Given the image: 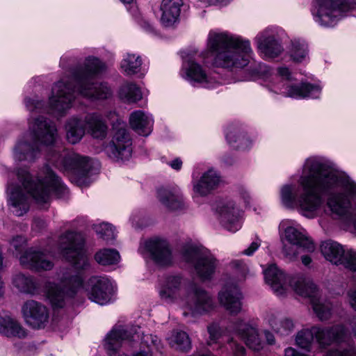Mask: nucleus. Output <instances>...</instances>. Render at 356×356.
I'll use <instances>...</instances> for the list:
<instances>
[{
  "instance_id": "nucleus-1",
  "label": "nucleus",
  "mask_w": 356,
  "mask_h": 356,
  "mask_svg": "<svg viewBox=\"0 0 356 356\" xmlns=\"http://www.w3.org/2000/svg\"><path fill=\"white\" fill-rule=\"evenodd\" d=\"M29 124L31 133L24 136L16 145L15 159L32 162L40 154V144L50 146L47 160L60 171L74 176L78 184H86L92 166L89 158L70 152L63 146H54L58 131L50 120L40 116L30 120Z\"/></svg>"
},
{
  "instance_id": "nucleus-2",
  "label": "nucleus",
  "mask_w": 356,
  "mask_h": 356,
  "mask_svg": "<svg viewBox=\"0 0 356 356\" xmlns=\"http://www.w3.org/2000/svg\"><path fill=\"white\" fill-rule=\"evenodd\" d=\"M299 184L302 189L300 195L293 186L282 188V202L285 207H298L302 215L314 218L323 204L321 195L343 186L344 180L325 164L310 159L305 162Z\"/></svg>"
},
{
  "instance_id": "nucleus-3",
  "label": "nucleus",
  "mask_w": 356,
  "mask_h": 356,
  "mask_svg": "<svg viewBox=\"0 0 356 356\" xmlns=\"http://www.w3.org/2000/svg\"><path fill=\"white\" fill-rule=\"evenodd\" d=\"M104 70L105 65L98 58H86L83 67L71 70V77H65L54 84L49 101L51 109L58 113L69 109L76 92L87 98H108L112 90L108 84L94 81V76Z\"/></svg>"
},
{
  "instance_id": "nucleus-4",
  "label": "nucleus",
  "mask_w": 356,
  "mask_h": 356,
  "mask_svg": "<svg viewBox=\"0 0 356 356\" xmlns=\"http://www.w3.org/2000/svg\"><path fill=\"white\" fill-rule=\"evenodd\" d=\"M266 282L269 284L277 296H283L289 285L294 291L303 297H308L312 305L314 312L321 321L330 319L332 316V305L327 300H323L318 297L316 285L309 278L296 276L288 279L284 272L275 265H270L264 271Z\"/></svg>"
},
{
  "instance_id": "nucleus-5",
  "label": "nucleus",
  "mask_w": 356,
  "mask_h": 356,
  "mask_svg": "<svg viewBox=\"0 0 356 356\" xmlns=\"http://www.w3.org/2000/svg\"><path fill=\"white\" fill-rule=\"evenodd\" d=\"M207 47L211 52L215 53L213 63L215 66L231 70L248 65L252 53L248 40L227 32L211 31Z\"/></svg>"
},
{
  "instance_id": "nucleus-6",
  "label": "nucleus",
  "mask_w": 356,
  "mask_h": 356,
  "mask_svg": "<svg viewBox=\"0 0 356 356\" xmlns=\"http://www.w3.org/2000/svg\"><path fill=\"white\" fill-rule=\"evenodd\" d=\"M314 337L321 346L336 344V347L330 349L325 356L355 355L356 350L350 332L343 325L327 327L314 326L311 329H303L296 335V344L298 347L309 351Z\"/></svg>"
},
{
  "instance_id": "nucleus-7",
  "label": "nucleus",
  "mask_w": 356,
  "mask_h": 356,
  "mask_svg": "<svg viewBox=\"0 0 356 356\" xmlns=\"http://www.w3.org/2000/svg\"><path fill=\"white\" fill-rule=\"evenodd\" d=\"M17 177L24 189L38 204H47L52 194L61 197L67 193L66 187L47 165L39 172L35 181L25 170H19Z\"/></svg>"
},
{
  "instance_id": "nucleus-8",
  "label": "nucleus",
  "mask_w": 356,
  "mask_h": 356,
  "mask_svg": "<svg viewBox=\"0 0 356 356\" xmlns=\"http://www.w3.org/2000/svg\"><path fill=\"white\" fill-rule=\"evenodd\" d=\"M110 115L113 120V136L106 147V154L116 161L129 160L132 154V141L126 124L118 118L115 113Z\"/></svg>"
},
{
  "instance_id": "nucleus-9",
  "label": "nucleus",
  "mask_w": 356,
  "mask_h": 356,
  "mask_svg": "<svg viewBox=\"0 0 356 356\" xmlns=\"http://www.w3.org/2000/svg\"><path fill=\"white\" fill-rule=\"evenodd\" d=\"M83 246L84 238L80 233L67 232L60 238V252L77 269H85L89 265Z\"/></svg>"
},
{
  "instance_id": "nucleus-10",
  "label": "nucleus",
  "mask_w": 356,
  "mask_h": 356,
  "mask_svg": "<svg viewBox=\"0 0 356 356\" xmlns=\"http://www.w3.org/2000/svg\"><path fill=\"white\" fill-rule=\"evenodd\" d=\"M83 280L79 275H72L66 272L63 275L60 284L47 282L45 286L48 299L54 308H62L65 305V299L72 297L76 289L81 286Z\"/></svg>"
},
{
  "instance_id": "nucleus-11",
  "label": "nucleus",
  "mask_w": 356,
  "mask_h": 356,
  "mask_svg": "<svg viewBox=\"0 0 356 356\" xmlns=\"http://www.w3.org/2000/svg\"><path fill=\"white\" fill-rule=\"evenodd\" d=\"M184 260L191 264L197 276L202 281L210 280L217 267V261L207 250L188 247L183 252Z\"/></svg>"
},
{
  "instance_id": "nucleus-12",
  "label": "nucleus",
  "mask_w": 356,
  "mask_h": 356,
  "mask_svg": "<svg viewBox=\"0 0 356 356\" xmlns=\"http://www.w3.org/2000/svg\"><path fill=\"white\" fill-rule=\"evenodd\" d=\"M140 329V327L138 326H131L130 327L122 325L115 326L105 339L104 346L108 356H128L120 353L119 348L125 340L135 341L136 338L139 339ZM132 356H147V354L145 351H140L134 353Z\"/></svg>"
},
{
  "instance_id": "nucleus-13",
  "label": "nucleus",
  "mask_w": 356,
  "mask_h": 356,
  "mask_svg": "<svg viewBox=\"0 0 356 356\" xmlns=\"http://www.w3.org/2000/svg\"><path fill=\"white\" fill-rule=\"evenodd\" d=\"M183 302L185 308L193 316L204 314L216 307L213 296L203 288L194 284L187 289Z\"/></svg>"
},
{
  "instance_id": "nucleus-14",
  "label": "nucleus",
  "mask_w": 356,
  "mask_h": 356,
  "mask_svg": "<svg viewBox=\"0 0 356 356\" xmlns=\"http://www.w3.org/2000/svg\"><path fill=\"white\" fill-rule=\"evenodd\" d=\"M349 5L344 0H316L312 13L315 21L325 26H333L337 17L348 10Z\"/></svg>"
},
{
  "instance_id": "nucleus-15",
  "label": "nucleus",
  "mask_w": 356,
  "mask_h": 356,
  "mask_svg": "<svg viewBox=\"0 0 356 356\" xmlns=\"http://www.w3.org/2000/svg\"><path fill=\"white\" fill-rule=\"evenodd\" d=\"M86 291L90 300L103 305L111 301L113 288L107 277L93 276L87 282Z\"/></svg>"
},
{
  "instance_id": "nucleus-16",
  "label": "nucleus",
  "mask_w": 356,
  "mask_h": 356,
  "mask_svg": "<svg viewBox=\"0 0 356 356\" xmlns=\"http://www.w3.org/2000/svg\"><path fill=\"white\" fill-rule=\"evenodd\" d=\"M22 312L26 323L33 328H42L48 323V309L42 303L33 300L24 302Z\"/></svg>"
},
{
  "instance_id": "nucleus-17",
  "label": "nucleus",
  "mask_w": 356,
  "mask_h": 356,
  "mask_svg": "<svg viewBox=\"0 0 356 356\" xmlns=\"http://www.w3.org/2000/svg\"><path fill=\"white\" fill-rule=\"evenodd\" d=\"M243 295L239 288L234 284H227L218 293L220 304L232 314H237L241 310Z\"/></svg>"
},
{
  "instance_id": "nucleus-18",
  "label": "nucleus",
  "mask_w": 356,
  "mask_h": 356,
  "mask_svg": "<svg viewBox=\"0 0 356 356\" xmlns=\"http://www.w3.org/2000/svg\"><path fill=\"white\" fill-rule=\"evenodd\" d=\"M21 265L33 270H51L54 264L44 252L34 248L26 250L19 257Z\"/></svg>"
},
{
  "instance_id": "nucleus-19",
  "label": "nucleus",
  "mask_w": 356,
  "mask_h": 356,
  "mask_svg": "<svg viewBox=\"0 0 356 356\" xmlns=\"http://www.w3.org/2000/svg\"><path fill=\"white\" fill-rule=\"evenodd\" d=\"M146 248L157 264L168 266L171 264V250L166 241L159 238L149 240L146 243Z\"/></svg>"
},
{
  "instance_id": "nucleus-20",
  "label": "nucleus",
  "mask_w": 356,
  "mask_h": 356,
  "mask_svg": "<svg viewBox=\"0 0 356 356\" xmlns=\"http://www.w3.org/2000/svg\"><path fill=\"white\" fill-rule=\"evenodd\" d=\"M219 213L221 222L227 229L235 232L241 228V211L232 201L223 203L219 208Z\"/></svg>"
},
{
  "instance_id": "nucleus-21",
  "label": "nucleus",
  "mask_w": 356,
  "mask_h": 356,
  "mask_svg": "<svg viewBox=\"0 0 356 356\" xmlns=\"http://www.w3.org/2000/svg\"><path fill=\"white\" fill-rule=\"evenodd\" d=\"M236 330L239 337L244 341L250 349L254 351H259L262 349V343L256 328L243 321H239L236 325Z\"/></svg>"
},
{
  "instance_id": "nucleus-22",
  "label": "nucleus",
  "mask_w": 356,
  "mask_h": 356,
  "mask_svg": "<svg viewBox=\"0 0 356 356\" xmlns=\"http://www.w3.org/2000/svg\"><path fill=\"white\" fill-rule=\"evenodd\" d=\"M183 286V278L180 275H172L165 279V282L159 292L161 298L165 302H173L180 297V290Z\"/></svg>"
},
{
  "instance_id": "nucleus-23",
  "label": "nucleus",
  "mask_w": 356,
  "mask_h": 356,
  "mask_svg": "<svg viewBox=\"0 0 356 356\" xmlns=\"http://www.w3.org/2000/svg\"><path fill=\"white\" fill-rule=\"evenodd\" d=\"M182 0H163L161 5L162 15L161 22L164 26H173L177 21L180 15Z\"/></svg>"
},
{
  "instance_id": "nucleus-24",
  "label": "nucleus",
  "mask_w": 356,
  "mask_h": 356,
  "mask_svg": "<svg viewBox=\"0 0 356 356\" xmlns=\"http://www.w3.org/2000/svg\"><path fill=\"white\" fill-rule=\"evenodd\" d=\"M157 194L160 202L169 209H181L184 206L183 195L177 188H161Z\"/></svg>"
},
{
  "instance_id": "nucleus-25",
  "label": "nucleus",
  "mask_w": 356,
  "mask_h": 356,
  "mask_svg": "<svg viewBox=\"0 0 356 356\" xmlns=\"http://www.w3.org/2000/svg\"><path fill=\"white\" fill-rule=\"evenodd\" d=\"M7 191L13 208V212L17 216H23L29 209L27 197L19 187L13 186L10 184L8 185Z\"/></svg>"
},
{
  "instance_id": "nucleus-26",
  "label": "nucleus",
  "mask_w": 356,
  "mask_h": 356,
  "mask_svg": "<svg viewBox=\"0 0 356 356\" xmlns=\"http://www.w3.org/2000/svg\"><path fill=\"white\" fill-rule=\"evenodd\" d=\"M129 124L132 129L141 136H147L152 131V120L141 111L131 114Z\"/></svg>"
},
{
  "instance_id": "nucleus-27",
  "label": "nucleus",
  "mask_w": 356,
  "mask_h": 356,
  "mask_svg": "<svg viewBox=\"0 0 356 356\" xmlns=\"http://www.w3.org/2000/svg\"><path fill=\"white\" fill-rule=\"evenodd\" d=\"M220 181L219 175L213 170H209L204 172L200 179L194 184V191L202 196L207 195L211 191L217 188Z\"/></svg>"
},
{
  "instance_id": "nucleus-28",
  "label": "nucleus",
  "mask_w": 356,
  "mask_h": 356,
  "mask_svg": "<svg viewBox=\"0 0 356 356\" xmlns=\"http://www.w3.org/2000/svg\"><path fill=\"white\" fill-rule=\"evenodd\" d=\"M327 206L332 213L347 219L350 218V201L346 194L331 195L327 200Z\"/></svg>"
},
{
  "instance_id": "nucleus-29",
  "label": "nucleus",
  "mask_w": 356,
  "mask_h": 356,
  "mask_svg": "<svg viewBox=\"0 0 356 356\" xmlns=\"http://www.w3.org/2000/svg\"><path fill=\"white\" fill-rule=\"evenodd\" d=\"M86 128L95 138L104 139L107 134V126L102 116L97 113H90L85 117Z\"/></svg>"
},
{
  "instance_id": "nucleus-30",
  "label": "nucleus",
  "mask_w": 356,
  "mask_h": 356,
  "mask_svg": "<svg viewBox=\"0 0 356 356\" xmlns=\"http://www.w3.org/2000/svg\"><path fill=\"white\" fill-rule=\"evenodd\" d=\"M321 92L319 86L310 83L290 85L286 87V96L293 98H318Z\"/></svg>"
},
{
  "instance_id": "nucleus-31",
  "label": "nucleus",
  "mask_w": 356,
  "mask_h": 356,
  "mask_svg": "<svg viewBox=\"0 0 356 356\" xmlns=\"http://www.w3.org/2000/svg\"><path fill=\"white\" fill-rule=\"evenodd\" d=\"M286 239L293 245L302 248L308 252H313L315 245L313 241L305 234L293 227H288L285 229Z\"/></svg>"
},
{
  "instance_id": "nucleus-32",
  "label": "nucleus",
  "mask_w": 356,
  "mask_h": 356,
  "mask_svg": "<svg viewBox=\"0 0 356 356\" xmlns=\"http://www.w3.org/2000/svg\"><path fill=\"white\" fill-rule=\"evenodd\" d=\"M0 334L7 337L24 338L26 332L14 318L9 316L0 318Z\"/></svg>"
},
{
  "instance_id": "nucleus-33",
  "label": "nucleus",
  "mask_w": 356,
  "mask_h": 356,
  "mask_svg": "<svg viewBox=\"0 0 356 356\" xmlns=\"http://www.w3.org/2000/svg\"><path fill=\"white\" fill-rule=\"evenodd\" d=\"M65 129L67 141L72 144L79 143L86 132L85 119H70L65 125Z\"/></svg>"
},
{
  "instance_id": "nucleus-34",
  "label": "nucleus",
  "mask_w": 356,
  "mask_h": 356,
  "mask_svg": "<svg viewBox=\"0 0 356 356\" xmlns=\"http://www.w3.org/2000/svg\"><path fill=\"white\" fill-rule=\"evenodd\" d=\"M226 139L229 145L236 149H246L251 144L245 132L236 125H230L227 128Z\"/></svg>"
},
{
  "instance_id": "nucleus-35",
  "label": "nucleus",
  "mask_w": 356,
  "mask_h": 356,
  "mask_svg": "<svg viewBox=\"0 0 356 356\" xmlns=\"http://www.w3.org/2000/svg\"><path fill=\"white\" fill-rule=\"evenodd\" d=\"M257 45L264 56L269 58L278 56L282 51L280 44L273 36H259L257 38Z\"/></svg>"
},
{
  "instance_id": "nucleus-36",
  "label": "nucleus",
  "mask_w": 356,
  "mask_h": 356,
  "mask_svg": "<svg viewBox=\"0 0 356 356\" xmlns=\"http://www.w3.org/2000/svg\"><path fill=\"white\" fill-rule=\"evenodd\" d=\"M321 251L327 261L336 265L340 264L345 252L340 244L332 241L323 242L321 245Z\"/></svg>"
},
{
  "instance_id": "nucleus-37",
  "label": "nucleus",
  "mask_w": 356,
  "mask_h": 356,
  "mask_svg": "<svg viewBox=\"0 0 356 356\" xmlns=\"http://www.w3.org/2000/svg\"><path fill=\"white\" fill-rule=\"evenodd\" d=\"M187 62L188 67L186 70V75L188 79L192 81L202 84L204 87H210L209 77L202 67L191 58H188Z\"/></svg>"
},
{
  "instance_id": "nucleus-38",
  "label": "nucleus",
  "mask_w": 356,
  "mask_h": 356,
  "mask_svg": "<svg viewBox=\"0 0 356 356\" xmlns=\"http://www.w3.org/2000/svg\"><path fill=\"white\" fill-rule=\"evenodd\" d=\"M268 323L275 332L282 336L289 335L294 330V323L289 318L278 319L276 316L272 314L268 318Z\"/></svg>"
},
{
  "instance_id": "nucleus-39",
  "label": "nucleus",
  "mask_w": 356,
  "mask_h": 356,
  "mask_svg": "<svg viewBox=\"0 0 356 356\" xmlns=\"http://www.w3.org/2000/svg\"><path fill=\"white\" fill-rule=\"evenodd\" d=\"M13 284L20 292L33 293L36 289V283L30 275L19 273L15 275Z\"/></svg>"
},
{
  "instance_id": "nucleus-40",
  "label": "nucleus",
  "mask_w": 356,
  "mask_h": 356,
  "mask_svg": "<svg viewBox=\"0 0 356 356\" xmlns=\"http://www.w3.org/2000/svg\"><path fill=\"white\" fill-rule=\"evenodd\" d=\"M120 97L124 102L134 103L142 99V92L136 85L127 83L122 86L119 92Z\"/></svg>"
},
{
  "instance_id": "nucleus-41",
  "label": "nucleus",
  "mask_w": 356,
  "mask_h": 356,
  "mask_svg": "<svg viewBox=\"0 0 356 356\" xmlns=\"http://www.w3.org/2000/svg\"><path fill=\"white\" fill-rule=\"evenodd\" d=\"M120 259L119 252L114 249H103L98 251L95 255V261L103 266L115 264Z\"/></svg>"
},
{
  "instance_id": "nucleus-42",
  "label": "nucleus",
  "mask_w": 356,
  "mask_h": 356,
  "mask_svg": "<svg viewBox=\"0 0 356 356\" xmlns=\"http://www.w3.org/2000/svg\"><path fill=\"white\" fill-rule=\"evenodd\" d=\"M142 65V60L139 56L128 54L121 62V68L128 75L137 73Z\"/></svg>"
},
{
  "instance_id": "nucleus-43",
  "label": "nucleus",
  "mask_w": 356,
  "mask_h": 356,
  "mask_svg": "<svg viewBox=\"0 0 356 356\" xmlns=\"http://www.w3.org/2000/svg\"><path fill=\"white\" fill-rule=\"evenodd\" d=\"M173 339L176 348L182 351H188L191 348L190 338L186 332L178 331L173 335Z\"/></svg>"
},
{
  "instance_id": "nucleus-44",
  "label": "nucleus",
  "mask_w": 356,
  "mask_h": 356,
  "mask_svg": "<svg viewBox=\"0 0 356 356\" xmlns=\"http://www.w3.org/2000/svg\"><path fill=\"white\" fill-rule=\"evenodd\" d=\"M94 229L97 235L106 241H112L115 238V229L109 223L102 222L95 225Z\"/></svg>"
},
{
  "instance_id": "nucleus-45",
  "label": "nucleus",
  "mask_w": 356,
  "mask_h": 356,
  "mask_svg": "<svg viewBox=\"0 0 356 356\" xmlns=\"http://www.w3.org/2000/svg\"><path fill=\"white\" fill-rule=\"evenodd\" d=\"M307 47L306 44L300 42L292 43L291 57L296 62H300L306 56Z\"/></svg>"
},
{
  "instance_id": "nucleus-46",
  "label": "nucleus",
  "mask_w": 356,
  "mask_h": 356,
  "mask_svg": "<svg viewBox=\"0 0 356 356\" xmlns=\"http://www.w3.org/2000/svg\"><path fill=\"white\" fill-rule=\"evenodd\" d=\"M340 264L350 270L356 271V252L349 250L344 252Z\"/></svg>"
},
{
  "instance_id": "nucleus-47",
  "label": "nucleus",
  "mask_w": 356,
  "mask_h": 356,
  "mask_svg": "<svg viewBox=\"0 0 356 356\" xmlns=\"http://www.w3.org/2000/svg\"><path fill=\"white\" fill-rule=\"evenodd\" d=\"M10 245L17 253H21L26 245V239L21 235L13 237Z\"/></svg>"
},
{
  "instance_id": "nucleus-48",
  "label": "nucleus",
  "mask_w": 356,
  "mask_h": 356,
  "mask_svg": "<svg viewBox=\"0 0 356 356\" xmlns=\"http://www.w3.org/2000/svg\"><path fill=\"white\" fill-rule=\"evenodd\" d=\"M25 104L26 108L31 111H40L43 108V103L40 101L26 98L25 99Z\"/></svg>"
},
{
  "instance_id": "nucleus-49",
  "label": "nucleus",
  "mask_w": 356,
  "mask_h": 356,
  "mask_svg": "<svg viewBox=\"0 0 356 356\" xmlns=\"http://www.w3.org/2000/svg\"><path fill=\"white\" fill-rule=\"evenodd\" d=\"M296 248L293 245H284L283 246L282 252L284 255L290 260H293L296 258L298 255V252L296 251Z\"/></svg>"
},
{
  "instance_id": "nucleus-50",
  "label": "nucleus",
  "mask_w": 356,
  "mask_h": 356,
  "mask_svg": "<svg viewBox=\"0 0 356 356\" xmlns=\"http://www.w3.org/2000/svg\"><path fill=\"white\" fill-rule=\"evenodd\" d=\"M209 339L211 342H216L220 337L219 328L216 325H211L208 327Z\"/></svg>"
},
{
  "instance_id": "nucleus-51",
  "label": "nucleus",
  "mask_w": 356,
  "mask_h": 356,
  "mask_svg": "<svg viewBox=\"0 0 356 356\" xmlns=\"http://www.w3.org/2000/svg\"><path fill=\"white\" fill-rule=\"evenodd\" d=\"M232 264L242 277H244L248 273V268L243 262L241 261H234Z\"/></svg>"
},
{
  "instance_id": "nucleus-52",
  "label": "nucleus",
  "mask_w": 356,
  "mask_h": 356,
  "mask_svg": "<svg viewBox=\"0 0 356 356\" xmlns=\"http://www.w3.org/2000/svg\"><path fill=\"white\" fill-rule=\"evenodd\" d=\"M260 245V240L257 238L255 241H253L247 249L243 250V254L247 256L252 255L253 253L259 248Z\"/></svg>"
},
{
  "instance_id": "nucleus-53",
  "label": "nucleus",
  "mask_w": 356,
  "mask_h": 356,
  "mask_svg": "<svg viewBox=\"0 0 356 356\" xmlns=\"http://www.w3.org/2000/svg\"><path fill=\"white\" fill-rule=\"evenodd\" d=\"M231 348L236 356H244L245 355V349L243 346H240L232 340L231 341Z\"/></svg>"
},
{
  "instance_id": "nucleus-54",
  "label": "nucleus",
  "mask_w": 356,
  "mask_h": 356,
  "mask_svg": "<svg viewBox=\"0 0 356 356\" xmlns=\"http://www.w3.org/2000/svg\"><path fill=\"white\" fill-rule=\"evenodd\" d=\"M348 297L351 307L356 311V290H350L348 292Z\"/></svg>"
},
{
  "instance_id": "nucleus-55",
  "label": "nucleus",
  "mask_w": 356,
  "mask_h": 356,
  "mask_svg": "<svg viewBox=\"0 0 356 356\" xmlns=\"http://www.w3.org/2000/svg\"><path fill=\"white\" fill-rule=\"evenodd\" d=\"M285 356H305V355L300 354L295 348L289 347L285 349Z\"/></svg>"
},
{
  "instance_id": "nucleus-56",
  "label": "nucleus",
  "mask_w": 356,
  "mask_h": 356,
  "mask_svg": "<svg viewBox=\"0 0 356 356\" xmlns=\"http://www.w3.org/2000/svg\"><path fill=\"white\" fill-rule=\"evenodd\" d=\"M170 165L172 168L179 170L182 166V161L180 159L177 158L170 163Z\"/></svg>"
},
{
  "instance_id": "nucleus-57",
  "label": "nucleus",
  "mask_w": 356,
  "mask_h": 356,
  "mask_svg": "<svg viewBox=\"0 0 356 356\" xmlns=\"http://www.w3.org/2000/svg\"><path fill=\"white\" fill-rule=\"evenodd\" d=\"M264 334L268 344L273 345L275 343L274 335L270 332L266 330Z\"/></svg>"
},
{
  "instance_id": "nucleus-58",
  "label": "nucleus",
  "mask_w": 356,
  "mask_h": 356,
  "mask_svg": "<svg viewBox=\"0 0 356 356\" xmlns=\"http://www.w3.org/2000/svg\"><path fill=\"white\" fill-rule=\"evenodd\" d=\"M279 74L284 77L288 78L290 72L288 68L286 67H280L278 69Z\"/></svg>"
},
{
  "instance_id": "nucleus-59",
  "label": "nucleus",
  "mask_w": 356,
  "mask_h": 356,
  "mask_svg": "<svg viewBox=\"0 0 356 356\" xmlns=\"http://www.w3.org/2000/svg\"><path fill=\"white\" fill-rule=\"evenodd\" d=\"M301 260L305 266H308L312 261L311 257L307 255L302 256Z\"/></svg>"
},
{
  "instance_id": "nucleus-60",
  "label": "nucleus",
  "mask_w": 356,
  "mask_h": 356,
  "mask_svg": "<svg viewBox=\"0 0 356 356\" xmlns=\"http://www.w3.org/2000/svg\"><path fill=\"white\" fill-rule=\"evenodd\" d=\"M210 4H225L227 0H209Z\"/></svg>"
},
{
  "instance_id": "nucleus-61",
  "label": "nucleus",
  "mask_w": 356,
  "mask_h": 356,
  "mask_svg": "<svg viewBox=\"0 0 356 356\" xmlns=\"http://www.w3.org/2000/svg\"><path fill=\"white\" fill-rule=\"evenodd\" d=\"M124 3H131L134 1V0H120Z\"/></svg>"
},
{
  "instance_id": "nucleus-62",
  "label": "nucleus",
  "mask_w": 356,
  "mask_h": 356,
  "mask_svg": "<svg viewBox=\"0 0 356 356\" xmlns=\"http://www.w3.org/2000/svg\"><path fill=\"white\" fill-rule=\"evenodd\" d=\"M35 224H37V225H38H38H39V224H42V225H43L44 222L42 220H35Z\"/></svg>"
},
{
  "instance_id": "nucleus-63",
  "label": "nucleus",
  "mask_w": 356,
  "mask_h": 356,
  "mask_svg": "<svg viewBox=\"0 0 356 356\" xmlns=\"http://www.w3.org/2000/svg\"><path fill=\"white\" fill-rule=\"evenodd\" d=\"M353 332L355 333V335L356 336V325L353 327Z\"/></svg>"
},
{
  "instance_id": "nucleus-64",
  "label": "nucleus",
  "mask_w": 356,
  "mask_h": 356,
  "mask_svg": "<svg viewBox=\"0 0 356 356\" xmlns=\"http://www.w3.org/2000/svg\"><path fill=\"white\" fill-rule=\"evenodd\" d=\"M354 226H355V229H356V220H355V222H354Z\"/></svg>"
}]
</instances>
